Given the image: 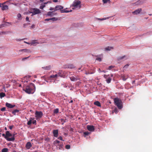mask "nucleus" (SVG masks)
Segmentation results:
<instances>
[{"label": "nucleus", "mask_w": 152, "mask_h": 152, "mask_svg": "<svg viewBox=\"0 0 152 152\" xmlns=\"http://www.w3.org/2000/svg\"><path fill=\"white\" fill-rule=\"evenodd\" d=\"M50 10H54V8H52V7H50L49 9Z\"/></svg>", "instance_id": "57"}, {"label": "nucleus", "mask_w": 152, "mask_h": 152, "mask_svg": "<svg viewBox=\"0 0 152 152\" xmlns=\"http://www.w3.org/2000/svg\"><path fill=\"white\" fill-rule=\"evenodd\" d=\"M102 1L104 3H106L107 2L110 3V0H102Z\"/></svg>", "instance_id": "33"}, {"label": "nucleus", "mask_w": 152, "mask_h": 152, "mask_svg": "<svg viewBox=\"0 0 152 152\" xmlns=\"http://www.w3.org/2000/svg\"><path fill=\"white\" fill-rule=\"evenodd\" d=\"M64 8L61 5H57L54 8V11H56L59 10H61Z\"/></svg>", "instance_id": "10"}, {"label": "nucleus", "mask_w": 152, "mask_h": 152, "mask_svg": "<svg viewBox=\"0 0 152 152\" xmlns=\"http://www.w3.org/2000/svg\"><path fill=\"white\" fill-rule=\"evenodd\" d=\"M96 60H97L99 61H102V58L100 57H97L96 58Z\"/></svg>", "instance_id": "41"}, {"label": "nucleus", "mask_w": 152, "mask_h": 152, "mask_svg": "<svg viewBox=\"0 0 152 152\" xmlns=\"http://www.w3.org/2000/svg\"><path fill=\"white\" fill-rule=\"evenodd\" d=\"M6 135L7 137H12V134L10 133L8 131H7L6 132Z\"/></svg>", "instance_id": "19"}, {"label": "nucleus", "mask_w": 152, "mask_h": 152, "mask_svg": "<svg viewBox=\"0 0 152 152\" xmlns=\"http://www.w3.org/2000/svg\"><path fill=\"white\" fill-rule=\"evenodd\" d=\"M24 43H26V44H30V43H29V42H25V41H24Z\"/></svg>", "instance_id": "63"}, {"label": "nucleus", "mask_w": 152, "mask_h": 152, "mask_svg": "<svg viewBox=\"0 0 152 152\" xmlns=\"http://www.w3.org/2000/svg\"><path fill=\"white\" fill-rule=\"evenodd\" d=\"M35 88V86L34 84L31 83L30 86H24L23 87V90L28 94H33L34 92Z\"/></svg>", "instance_id": "1"}, {"label": "nucleus", "mask_w": 152, "mask_h": 152, "mask_svg": "<svg viewBox=\"0 0 152 152\" xmlns=\"http://www.w3.org/2000/svg\"><path fill=\"white\" fill-rule=\"evenodd\" d=\"M68 64L65 65L64 66V68H68Z\"/></svg>", "instance_id": "49"}, {"label": "nucleus", "mask_w": 152, "mask_h": 152, "mask_svg": "<svg viewBox=\"0 0 152 152\" xmlns=\"http://www.w3.org/2000/svg\"><path fill=\"white\" fill-rule=\"evenodd\" d=\"M104 77L105 78H106L107 77V76L106 75H104Z\"/></svg>", "instance_id": "59"}, {"label": "nucleus", "mask_w": 152, "mask_h": 152, "mask_svg": "<svg viewBox=\"0 0 152 152\" xmlns=\"http://www.w3.org/2000/svg\"><path fill=\"white\" fill-rule=\"evenodd\" d=\"M15 134H13V136L11 138L7 137L6 140L9 141H13L15 140V138H14V136Z\"/></svg>", "instance_id": "13"}, {"label": "nucleus", "mask_w": 152, "mask_h": 152, "mask_svg": "<svg viewBox=\"0 0 152 152\" xmlns=\"http://www.w3.org/2000/svg\"><path fill=\"white\" fill-rule=\"evenodd\" d=\"M42 68L45 70H50L51 69V66L50 65L42 67Z\"/></svg>", "instance_id": "17"}, {"label": "nucleus", "mask_w": 152, "mask_h": 152, "mask_svg": "<svg viewBox=\"0 0 152 152\" xmlns=\"http://www.w3.org/2000/svg\"><path fill=\"white\" fill-rule=\"evenodd\" d=\"M8 151V149L7 148H4L1 150L2 152H7Z\"/></svg>", "instance_id": "30"}, {"label": "nucleus", "mask_w": 152, "mask_h": 152, "mask_svg": "<svg viewBox=\"0 0 152 152\" xmlns=\"http://www.w3.org/2000/svg\"><path fill=\"white\" fill-rule=\"evenodd\" d=\"M62 145H60L59 146V149H61V148H62Z\"/></svg>", "instance_id": "58"}, {"label": "nucleus", "mask_w": 152, "mask_h": 152, "mask_svg": "<svg viewBox=\"0 0 152 152\" xmlns=\"http://www.w3.org/2000/svg\"><path fill=\"white\" fill-rule=\"evenodd\" d=\"M6 106L10 108H12L15 107V105H12L11 104L7 102L6 103Z\"/></svg>", "instance_id": "15"}, {"label": "nucleus", "mask_w": 152, "mask_h": 152, "mask_svg": "<svg viewBox=\"0 0 152 152\" xmlns=\"http://www.w3.org/2000/svg\"><path fill=\"white\" fill-rule=\"evenodd\" d=\"M53 1L55 2H58L57 0H53Z\"/></svg>", "instance_id": "62"}, {"label": "nucleus", "mask_w": 152, "mask_h": 152, "mask_svg": "<svg viewBox=\"0 0 152 152\" xmlns=\"http://www.w3.org/2000/svg\"><path fill=\"white\" fill-rule=\"evenodd\" d=\"M50 20H51L53 21H56L58 20V18H57L54 17L51 18H50Z\"/></svg>", "instance_id": "31"}, {"label": "nucleus", "mask_w": 152, "mask_h": 152, "mask_svg": "<svg viewBox=\"0 0 152 152\" xmlns=\"http://www.w3.org/2000/svg\"><path fill=\"white\" fill-rule=\"evenodd\" d=\"M24 50H23V51L25 52H27V53H30L31 52V51H30L29 50H28V49H24Z\"/></svg>", "instance_id": "38"}, {"label": "nucleus", "mask_w": 152, "mask_h": 152, "mask_svg": "<svg viewBox=\"0 0 152 152\" xmlns=\"http://www.w3.org/2000/svg\"><path fill=\"white\" fill-rule=\"evenodd\" d=\"M5 3H4L2 4H0V7L3 10H7L8 8V6L4 4Z\"/></svg>", "instance_id": "6"}, {"label": "nucleus", "mask_w": 152, "mask_h": 152, "mask_svg": "<svg viewBox=\"0 0 152 152\" xmlns=\"http://www.w3.org/2000/svg\"><path fill=\"white\" fill-rule=\"evenodd\" d=\"M110 17H107L106 18H97V19L100 20H103L106 19H108Z\"/></svg>", "instance_id": "32"}, {"label": "nucleus", "mask_w": 152, "mask_h": 152, "mask_svg": "<svg viewBox=\"0 0 152 152\" xmlns=\"http://www.w3.org/2000/svg\"><path fill=\"white\" fill-rule=\"evenodd\" d=\"M57 75L56 74L55 75H51L50 76V78H55L56 80L57 78Z\"/></svg>", "instance_id": "28"}, {"label": "nucleus", "mask_w": 152, "mask_h": 152, "mask_svg": "<svg viewBox=\"0 0 152 152\" xmlns=\"http://www.w3.org/2000/svg\"><path fill=\"white\" fill-rule=\"evenodd\" d=\"M56 75H57V77H62L63 76V75L61 71L59 72L58 73L56 74Z\"/></svg>", "instance_id": "20"}, {"label": "nucleus", "mask_w": 152, "mask_h": 152, "mask_svg": "<svg viewBox=\"0 0 152 152\" xmlns=\"http://www.w3.org/2000/svg\"><path fill=\"white\" fill-rule=\"evenodd\" d=\"M36 120H34L32 122V123L33 124H36Z\"/></svg>", "instance_id": "52"}, {"label": "nucleus", "mask_w": 152, "mask_h": 152, "mask_svg": "<svg viewBox=\"0 0 152 152\" xmlns=\"http://www.w3.org/2000/svg\"><path fill=\"white\" fill-rule=\"evenodd\" d=\"M70 78L71 80L72 81H76L77 80H80V78L78 77L75 75L70 77Z\"/></svg>", "instance_id": "7"}, {"label": "nucleus", "mask_w": 152, "mask_h": 152, "mask_svg": "<svg viewBox=\"0 0 152 152\" xmlns=\"http://www.w3.org/2000/svg\"><path fill=\"white\" fill-rule=\"evenodd\" d=\"M113 48L112 47H108L107 48H106L105 49L106 51H109L113 49Z\"/></svg>", "instance_id": "22"}, {"label": "nucleus", "mask_w": 152, "mask_h": 152, "mask_svg": "<svg viewBox=\"0 0 152 152\" xmlns=\"http://www.w3.org/2000/svg\"><path fill=\"white\" fill-rule=\"evenodd\" d=\"M23 25V27L25 28L26 27V23L24 24Z\"/></svg>", "instance_id": "64"}, {"label": "nucleus", "mask_w": 152, "mask_h": 152, "mask_svg": "<svg viewBox=\"0 0 152 152\" xmlns=\"http://www.w3.org/2000/svg\"><path fill=\"white\" fill-rule=\"evenodd\" d=\"M71 7H72L73 10L78 9L80 8L81 7V1L78 0H75Z\"/></svg>", "instance_id": "2"}, {"label": "nucleus", "mask_w": 152, "mask_h": 152, "mask_svg": "<svg viewBox=\"0 0 152 152\" xmlns=\"http://www.w3.org/2000/svg\"><path fill=\"white\" fill-rule=\"evenodd\" d=\"M114 112L115 113H117V109H115L114 110Z\"/></svg>", "instance_id": "55"}, {"label": "nucleus", "mask_w": 152, "mask_h": 152, "mask_svg": "<svg viewBox=\"0 0 152 152\" xmlns=\"http://www.w3.org/2000/svg\"><path fill=\"white\" fill-rule=\"evenodd\" d=\"M13 127V126H10L9 127V128L10 129H12V128Z\"/></svg>", "instance_id": "56"}, {"label": "nucleus", "mask_w": 152, "mask_h": 152, "mask_svg": "<svg viewBox=\"0 0 152 152\" xmlns=\"http://www.w3.org/2000/svg\"><path fill=\"white\" fill-rule=\"evenodd\" d=\"M31 28H34L35 27V25H34V24H33L31 26Z\"/></svg>", "instance_id": "53"}, {"label": "nucleus", "mask_w": 152, "mask_h": 152, "mask_svg": "<svg viewBox=\"0 0 152 152\" xmlns=\"http://www.w3.org/2000/svg\"><path fill=\"white\" fill-rule=\"evenodd\" d=\"M50 20V18H47L45 20V21H49Z\"/></svg>", "instance_id": "60"}, {"label": "nucleus", "mask_w": 152, "mask_h": 152, "mask_svg": "<svg viewBox=\"0 0 152 152\" xmlns=\"http://www.w3.org/2000/svg\"><path fill=\"white\" fill-rule=\"evenodd\" d=\"M68 68L70 69H73L75 67L72 64H68Z\"/></svg>", "instance_id": "26"}, {"label": "nucleus", "mask_w": 152, "mask_h": 152, "mask_svg": "<svg viewBox=\"0 0 152 152\" xmlns=\"http://www.w3.org/2000/svg\"><path fill=\"white\" fill-rule=\"evenodd\" d=\"M114 66H112V65H111V66H110L108 68V69H109V70H111L112 68H114Z\"/></svg>", "instance_id": "39"}, {"label": "nucleus", "mask_w": 152, "mask_h": 152, "mask_svg": "<svg viewBox=\"0 0 152 152\" xmlns=\"http://www.w3.org/2000/svg\"><path fill=\"white\" fill-rule=\"evenodd\" d=\"M58 139L61 140H62L64 141V140L62 139V138L61 136H60L58 138Z\"/></svg>", "instance_id": "48"}, {"label": "nucleus", "mask_w": 152, "mask_h": 152, "mask_svg": "<svg viewBox=\"0 0 152 152\" xmlns=\"http://www.w3.org/2000/svg\"><path fill=\"white\" fill-rule=\"evenodd\" d=\"M87 129L90 131H94L95 129L94 127L92 125H88L87 126Z\"/></svg>", "instance_id": "9"}, {"label": "nucleus", "mask_w": 152, "mask_h": 152, "mask_svg": "<svg viewBox=\"0 0 152 152\" xmlns=\"http://www.w3.org/2000/svg\"><path fill=\"white\" fill-rule=\"evenodd\" d=\"M59 142L60 141L57 140H56L53 142L54 144L56 145H58Z\"/></svg>", "instance_id": "24"}, {"label": "nucleus", "mask_w": 152, "mask_h": 152, "mask_svg": "<svg viewBox=\"0 0 152 152\" xmlns=\"http://www.w3.org/2000/svg\"><path fill=\"white\" fill-rule=\"evenodd\" d=\"M56 13H54L53 11H50L48 12L47 14V15L52 17L54 15H56Z\"/></svg>", "instance_id": "12"}, {"label": "nucleus", "mask_w": 152, "mask_h": 152, "mask_svg": "<svg viewBox=\"0 0 152 152\" xmlns=\"http://www.w3.org/2000/svg\"><path fill=\"white\" fill-rule=\"evenodd\" d=\"M90 133L89 132H85L83 133V134L84 135V136L85 137H86V136L87 135H88Z\"/></svg>", "instance_id": "35"}, {"label": "nucleus", "mask_w": 152, "mask_h": 152, "mask_svg": "<svg viewBox=\"0 0 152 152\" xmlns=\"http://www.w3.org/2000/svg\"><path fill=\"white\" fill-rule=\"evenodd\" d=\"M6 108L5 107H4L1 109V111H4L5 110Z\"/></svg>", "instance_id": "46"}, {"label": "nucleus", "mask_w": 152, "mask_h": 152, "mask_svg": "<svg viewBox=\"0 0 152 152\" xmlns=\"http://www.w3.org/2000/svg\"><path fill=\"white\" fill-rule=\"evenodd\" d=\"M142 10L141 8H139L136 10L135 11L132 12V13L134 15H137L139 14Z\"/></svg>", "instance_id": "11"}, {"label": "nucleus", "mask_w": 152, "mask_h": 152, "mask_svg": "<svg viewBox=\"0 0 152 152\" xmlns=\"http://www.w3.org/2000/svg\"><path fill=\"white\" fill-rule=\"evenodd\" d=\"M29 57V56H28V57H26V58H23L22 59V60L23 61V60H24L25 59H27Z\"/></svg>", "instance_id": "51"}, {"label": "nucleus", "mask_w": 152, "mask_h": 152, "mask_svg": "<svg viewBox=\"0 0 152 152\" xmlns=\"http://www.w3.org/2000/svg\"><path fill=\"white\" fill-rule=\"evenodd\" d=\"M65 147L66 149H69L70 148V146L69 145H67Z\"/></svg>", "instance_id": "43"}, {"label": "nucleus", "mask_w": 152, "mask_h": 152, "mask_svg": "<svg viewBox=\"0 0 152 152\" xmlns=\"http://www.w3.org/2000/svg\"><path fill=\"white\" fill-rule=\"evenodd\" d=\"M31 11L30 12V13H32L31 16L34 15L40 14L41 13V11L39 9L36 8H32L31 10Z\"/></svg>", "instance_id": "4"}, {"label": "nucleus", "mask_w": 152, "mask_h": 152, "mask_svg": "<svg viewBox=\"0 0 152 152\" xmlns=\"http://www.w3.org/2000/svg\"><path fill=\"white\" fill-rule=\"evenodd\" d=\"M32 120H30L28 122H27V124L28 125H30L32 123Z\"/></svg>", "instance_id": "40"}, {"label": "nucleus", "mask_w": 152, "mask_h": 152, "mask_svg": "<svg viewBox=\"0 0 152 152\" xmlns=\"http://www.w3.org/2000/svg\"><path fill=\"white\" fill-rule=\"evenodd\" d=\"M61 13H64V12L68 13V12H69V11H67L66 10V9H64V10H61Z\"/></svg>", "instance_id": "29"}, {"label": "nucleus", "mask_w": 152, "mask_h": 152, "mask_svg": "<svg viewBox=\"0 0 152 152\" xmlns=\"http://www.w3.org/2000/svg\"><path fill=\"white\" fill-rule=\"evenodd\" d=\"M145 2V0H139L136 2L134 4L135 5H139L142 4Z\"/></svg>", "instance_id": "8"}, {"label": "nucleus", "mask_w": 152, "mask_h": 152, "mask_svg": "<svg viewBox=\"0 0 152 152\" xmlns=\"http://www.w3.org/2000/svg\"><path fill=\"white\" fill-rule=\"evenodd\" d=\"M127 58V57L126 56H125L120 57L119 58V59L120 60H122L123 59L124 60H126Z\"/></svg>", "instance_id": "23"}, {"label": "nucleus", "mask_w": 152, "mask_h": 152, "mask_svg": "<svg viewBox=\"0 0 152 152\" xmlns=\"http://www.w3.org/2000/svg\"><path fill=\"white\" fill-rule=\"evenodd\" d=\"M5 95V94L4 93L1 92L0 93V97L1 99H2L3 97H4Z\"/></svg>", "instance_id": "27"}, {"label": "nucleus", "mask_w": 152, "mask_h": 152, "mask_svg": "<svg viewBox=\"0 0 152 152\" xmlns=\"http://www.w3.org/2000/svg\"><path fill=\"white\" fill-rule=\"evenodd\" d=\"M94 104L98 107H100V103L98 101H96L94 102Z\"/></svg>", "instance_id": "21"}, {"label": "nucleus", "mask_w": 152, "mask_h": 152, "mask_svg": "<svg viewBox=\"0 0 152 152\" xmlns=\"http://www.w3.org/2000/svg\"><path fill=\"white\" fill-rule=\"evenodd\" d=\"M35 117L37 119L40 118L42 116V113L41 111H36L35 113Z\"/></svg>", "instance_id": "5"}, {"label": "nucleus", "mask_w": 152, "mask_h": 152, "mask_svg": "<svg viewBox=\"0 0 152 152\" xmlns=\"http://www.w3.org/2000/svg\"><path fill=\"white\" fill-rule=\"evenodd\" d=\"M94 73V72H86L85 73V74L86 75H88V74H92L93 73Z\"/></svg>", "instance_id": "44"}, {"label": "nucleus", "mask_w": 152, "mask_h": 152, "mask_svg": "<svg viewBox=\"0 0 152 152\" xmlns=\"http://www.w3.org/2000/svg\"><path fill=\"white\" fill-rule=\"evenodd\" d=\"M26 20L27 21H29V18L28 17H27L26 18Z\"/></svg>", "instance_id": "54"}, {"label": "nucleus", "mask_w": 152, "mask_h": 152, "mask_svg": "<svg viewBox=\"0 0 152 152\" xmlns=\"http://www.w3.org/2000/svg\"><path fill=\"white\" fill-rule=\"evenodd\" d=\"M58 112V108L54 110V113H57Z\"/></svg>", "instance_id": "37"}, {"label": "nucleus", "mask_w": 152, "mask_h": 152, "mask_svg": "<svg viewBox=\"0 0 152 152\" xmlns=\"http://www.w3.org/2000/svg\"><path fill=\"white\" fill-rule=\"evenodd\" d=\"M19 110L17 109L15 110L12 112V113L14 115H16V113L19 112Z\"/></svg>", "instance_id": "25"}, {"label": "nucleus", "mask_w": 152, "mask_h": 152, "mask_svg": "<svg viewBox=\"0 0 152 152\" xmlns=\"http://www.w3.org/2000/svg\"><path fill=\"white\" fill-rule=\"evenodd\" d=\"M2 136L4 137L5 139H6L7 137V136H6V135H5V134H2Z\"/></svg>", "instance_id": "47"}, {"label": "nucleus", "mask_w": 152, "mask_h": 152, "mask_svg": "<svg viewBox=\"0 0 152 152\" xmlns=\"http://www.w3.org/2000/svg\"><path fill=\"white\" fill-rule=\"evenodd\" d=\"M53 133L54 137H57L58 136V130L57 129L54 130L53 131Z\"/></svg>", "instance_id": "16"}, {"label": "nucleus", "mask_w": 152, "mask_h": 152, "mask_svg": "<svg viewBox=\"0 0 152 152\" xmlns=\"http://www.w3.org/2000/svg\"><path fill=\"white\" fill-rule=\"evenodd\" d=\"M17 17L18 18H19L21 17V15L19 13L18 14Z\"/></svg>", "instance_id": "50"}, {"label": "nucleus", "mask_w": 152, "mask_h": 152, "mask_svg": "<svg viewBox=\"0 0 152 152\" xmlns=\"http://www.w3.org/2000/svg\"><path fill=\"white\" fill-rule=\"evenodd\" d=\"M45 7V5H42L40 6L39 8L41 9H42Z\"/></svg>", "instance_id": "42"}, {"label": "nucleus", "mask_w": 152, "mask_h": 152, "mask_svg": "<svg viewBox=\"0 0 152 152\" xmlns=\"http://www.w3.org/2000/svg\"><path fill=\"white\" fill-rule=\"evenodd\" d=\"M114 101L115 105L119 109H121L122 108V102L121 99L118 97L115 98L114 99Z\"/></svg>", "instance_id": "3"}, {"label": "nucleus", "mask_w": 152, "mask_h": 152, "mask_svg": "<svg viewBox=\"0 0 152 152\" xmlns=\"http://www.w3.org/2000/svg\"><path fill=\"white\" fill-rule=\"evenodd\" d=\"M111 80V79L110 78H109L107 79L106 80V81L107 83H109L110 82Z\"/></svg>", "instance_id": "36"}, {"label": "nucleus", "mask_w": 152, "mask_h": 152, "mask_svg": "<svg viewBox=\"0 0 152 152\" xmlns=\"http://www.w3.org/2000/svg\"><path fill=\"white\" fill-rule=\"evenodd\" d=\"M39 44V43L37 42V40H33L30 43L31 45H36L37 44Z\"/></svg>", "instance_id": "18"}, {"label": "nucleus", "mask_w": 152, "mask_h": 152, "mask_svg": "<svg viewBox=\"0 0 152 152\" xmlns=\"http://www.w3.org/2000/svg\"><path fill=\"white\" fill-rule=\"evenodd\" d=\"M25 39H16V40L17 41H21L22 40H24Z\"/></svg>", "instance_id": "45"}, {"label": "nucleus", "mask_w": 152, "mask_h": 152, "mask_svg": "<svg viewBox=\"0 0 152 152\" xmlns=\"http://www.w3.org/2000/svg\"><path fill=\"white\" fill-rule=\"evenodd\" d=\"M129 66V65L128 64H127L126 65H125L123 67V68L124 69V70H126V69H127Z\"/></svg>", "instance_id": "34"}, {"label": "nucleus", "mask_w": 152, "mask_h": 152, "mask_svg": "<svg viewBox=\"0 0 152 152\" xmlns=\"http://www.w3.org/2000/svg\"><path fill=\"white\" fill-rule=\"evenodd\" d=\"M32 146V145L30 142H28L26 144V147L27 149H29Z\"/></svg>", "instance_id": "14"}, {"label": "nucleus", "mask_w": 152, "mask_h": 152, "mask_svg": "<svg viewBox=\"0 0 152 152\" xmlns=\"http://www.w3.org/2000/svg\"><path fill=\"white\" fill-rule=\"evenodd\" d=\"M73 129L71 128H70V129H69V131L70 132H72L73 131Z\"/></svg>", "instance_id": "61"}]
</instances>
